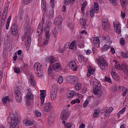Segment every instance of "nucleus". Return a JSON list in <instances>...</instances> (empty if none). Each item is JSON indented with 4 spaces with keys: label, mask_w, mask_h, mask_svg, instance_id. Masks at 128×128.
Instances as JSON below:
<instances>
[{
    "label": "nucleus",
    "mask_w": 128,
    "mask_h": 128,
    "mask_svg": "<svg viewBox=\"0 0 128 128\" xmlns=\"http://www.w3.org/2000/svg\"><path fill=\"white\" fill-rule=\"evenodd\" d=\"M24 32L25 34L22 37V40L24 42L26 46H30V43L32 42V38H30V34L32 32V28L30 26L29 24L25 26Z\"/></svg>",
    "instance_id": "1"
},
{
    "label": "nucleus",
    "mask_w": 128,
    "mask_h": 128,
    "mask_svg": "<svg viewBox=\"0 0 128 128\" xmlns=\"http://www.w3.org/2000/svg\"><path fill=\"white\" fill-rule=\"evenodd\" d=\"M7 122L10 124V128H20L18 126L20 117H18L16 114H9Z\"/></svg>",
    "instance_id": "2"
},
{
    "label": "nucleus",
    "mask_w": 128,
    "mask_h": 128,
    "mask_svg": "<svg viewBox=\"0 0 128 128\" xmlns=\"http://www.w3.org/2000/svg\"><path fill=\"white\" fill-rule=\"evenodd\" d=\"M41 8L44 16H46L48 18H52L54 16V11H48L46 10V0H41Z\"/></svg>",
    "instance_id": "3"
},
{
    "label": "nucleus",
    "mask_w": 128,
    "mask_h": 128,
    "mask_svg": "<svg viewBox=\"0 0 128 128\" xmlns=\"http://www.w3.org/2000/svg\"><path fill=\"white\" fill-rule=\"evenodd\" d=\"M113 63L114 64V68L116 70H123L126 74H128V66L126 64H124L120 65L116 60H114Z\"/></svg>",
    "instance_id": "4"
},
{
    "label": "nucleus",
    "mask_w": 128,
    "mask_h": 128,
    "mask_svg": "<svg viewBox=\"0 0 128 128\" xmlns=\"http://www.w3.org/2000/svg\"><path fill=\"white\" fill-rule=\"evenodd\" d=\"M34 70L36 72V74L38 78L42 76L44 70H42V66L38 62H36L34 64Z\"/></svg>",
    "instance_id": "5"
},
{
    "label": "nucleus",
    "mask_w": 128,
    "mask_h": 128,
    "mask_svg": "<svg viewBox=\"0 0 128 128\" xmlns=\"http://www.w3.org/2000/svg\"><path fill=\"white\" fill-rule=\"evenodd\" d=\"M96 62L100 70H104L108 66V62H106L104 57H100L97 59Z\"/></svg>",
    "instance_id": "6"
},
{
    "label": "nucleus",
    "mask_w": 128,
    "mask_h": 128,
    "mask_svg": "<svg viewBox=\"0 0 128 128\" xmlns=\"http://www.w3.org/2000/svg\"><path fill=\"white\" fill-rule=\"evenodd\" d=\"M33 100L34 94H32V89L28 88L27 89V94L26 96V104L29 106V104H30V100Z\"/></svg>",
    "instance_id": "7"
},
{
    "label": "nucleus",
    "mask_w": 128,
    "mask_h": 128,
    "mask_svg": "<svg viewBox=\"0 0 128 128\" xmlns=\"http://www.w3.org/2000/svg\"><path fill=\"white\" fill-rule=\"evenodd\" d=\"M66 80L69 84H74L75 82H78V78L76 76L71 75L66 77Z\"/></svg>",
    "instance_id": "8"
},
{
    "label": "nucleus",
    "mask_w": 128,
    "mask_h": 128,
    "mask_svg": "<svg viewBox=\"0 0 128 128\" xmlns=\"http://www.w3.org/2000/svg\"><path fill=\"white\" fill-rule=\"evenodd\" d=\"M102 28L106 32H108L110 28V22H108V20L106 18H104L102 20Z\"/></svg>",
    "instance_id": "9"
},
{
    "label": "nucleus",
    "mask_w": 128,
    "mask_h": 128,
    "mask_svg": "<svg viewBox=\"0 0 128 128\" xmlns=\"http://www.w3.org/2000/svg\"><path fill=\"white\" fill-rule=\"evenodd\" d=\"M114 108H112V107L108 108V106H106L102 109V112H103V114H104V116H106V118H108V116H110V112H112Z\"/></svg>",
    "instance_id": "10"
},
{
    "label": "nucleus",
    "mask_w": 128,
    "mask_h": 128,
    "mask_svg": "<svg viewBox=\"0 0 128 128\" xmlns=\"http://www.w3.org/2000/svg\"><path fill=\"white\" fill-rule=\"evenodd\" d=\"M69 116L70 113L68 112V110H65L62 112L60 116V118L63 120H66Z\"/></svg>",
    "instance_id": "11"
},
{
    "label": "nucleus",
    "mask_w": 128,
    "mask_h": 128,
    "mask_svg": "<svg viewBox=\"0 0 128 128\" xmlns=\"http://www.w3.org/2000/svg\"><path fill=\"white\" fill-rule=\"evenodd\" d=\"M114 26L116 34H120L122 32V24H120V23L119 22L114 23Z\"/></svg>",
    "instance_id": "12"
},
{
    "label": "nucleus",
    "mask_w": 128,
    "mask_h": 128,
    "mask_svg": "<svg viewBox=\"0 0 128 128\" xmlns=\"http://www.w3.org/2000/svg\"><path fill=\"white\" fill-rule=\"evenodd\" d=\"M68 66L70 70H73V72H76L78 68V66H76V62L74 60H72L69 62Z\"/></svg>",
    "instance_id": "13"
},
{
    "label": "nucleus",
    "mask_w": 128,
    "mask_h": 128,
    "mask_svg": "<svg viewBox=\"0 0 128 128\" xmlns=\"http://www.w3.org/2000/svg\"><path fill=\"white\" fill-rule=\"evenodd\" d=\"M10 32L12 36H16L18 34V25L16 24H12Z\"/></svg>",
    "instance_id": "14"
},
{
    "label": "nucleus",
    "mask_w": 128,
    "mask_h": 128,
    "mask_svg": "<svg viewBox=\"0 0 128 128\" xmlns=\"http://www.w3.org/2000/svg\"><path fill=\"white\" fill-rule=\"evenodd\" d=\"M45 60L47 64H52L56 62V58H54V56H49L46 58Z\"/></svg>",
    "instance_id": "15"
},
{
    "label": "nucleus",
    "mask_w": 128,
    "mask_h": 128,
    "mask_svg": "<svg viewBox=\"0 0 128 128\" xmlns=\"http://www.w3.org/2000/svg\"><path fill=\"white\" fill-rule=\"evenodd\" d=\"M44 108L46 112H50L52 110V105L50 102H47L44 104Z\"/></svg>",
    "instance_id": "16"
},
{
    "label": "nucleus",
    "mask_w": 128,
    "mask_h": 128,
    "mask_svg": "<svg viewBox=\"0 0 128 128\" xmlns=\"http://www.w3.org/2000/svg\"><path fill=\"white\" fill-rule=\"evenodd\" d=\"M15 98L18 102H22V94H20V91L18 90H14Z\"/></svg>",
    "instance_id": "17"
},
{
    "label": "nucleus",
    "mask_w": 128,
    "mask_h": 128,
    "mask_svg": "<svg viewBox=\"0 0 128 128\" xmlns=\"http://www.w3.org/2000/svg\"><path fill=\"white\" fill-rule=\"evenodd\" d=\"M40 98L41 100L40 104L42 106L44 102V100L46 94V90H40Z\"/></svg>",
    "instance_id": "18"
},
{
    "label": "nucleus",
    "mask_w": 128,
    "mask_h": 128,
    "mask_svg": "<svg viewBox=\"0 0 128 128\" xmlns=\"http://www.w3.org/2000/svg\"><path fill=\"white\" fill-rule=\"evenodd\" d=\"M91 42L96 47H100V39L98 38H91Z\"/></svg>",
    "instance_id": "19"
},
{
    "label": "nucleus",
    "mask_w": 128,
    "mask_h": 128,
    "mask_svg": "<svg viewBox=\"0 0 128 128\" xmlns=\"http://www.w3.org/2000/svg\"><path fill=\"white\" fill-rule=\"evenodd\" d=\"M52 67L55 72H62V64L60 63H56Z\"/></svg>",
    "instance_id": "20"
},
{
    "label": "nucleus",
    "mask_w": 128,
    "mask_h": 128,
    "mask_svg": "<svg viewBox=\"0 0 128 128\" xmlns=\"http://www.w3.org/2000/svg\"><path fill=\"white\" fill-rule=\"evenodd\" d=\"M54 22L57 26H60V24H62V16H59L58 17H56Z\"/></svg>",
    "instance_id": "21"
},
{
    "label": "nucleus",
    "mask_w": 128,
    "mask_h": 128,
    "mask_svg": "<svg viewBox=\"0 0 128 128\" xmlns=\"http://www.w3.org/2000/svg\"><path fill=\"white\" fill-rule=\"evenodd\" d=\"M96 74V72H94V70L92 68V67H89L88 68V72H87V76H94Z\"/></svg>",
    "instance_id": "22"
},
{
    "label": "nucleus",
    "mask_w": 128,
    "mask_h": 128,
    "mask_svg": "<svg viewBox=\"0 0 128 128\" xmlns=\"http://www.w3.org/2000/svg\"><path fill=\"white\" fill-rule=\"evenodd\" d=\"M50 25L48 23H46L44 28V31L45 32L46 36H50Z\"/></svg>",
    "instance_id": "23"
},
{
    "label": "nucleus",
    "mask_w": 128,
    "mask_h": 128,
    "mask_svg": "<svg viewBox=\"0 0 128 128\" xmlns=\"http://www.w3.org/2000/svg\"><path fill=\"white\" fill-rule=\"evenodd\" d=\"M2 102L4 104H10V98L8 96H5L2 98Z\"/></svg>",
    "instance_id": "24"
},
{
    "label": "nucleus",
    "mask_w": 128,
    "mask_h": 128,
    "mask_svg": "<svg viewBox=\"0 0 128 128\" xmlns=\"http://www.w3.org/2000/svg\"><path fill=\"white\" fill-rule=\"evenodd\" d=\"M42 30H44L42 23H40L37 29V32L40 34H42Z\"/></svg>",
    "instance_id": "25"
},
{
    "label": "nucleus",
    "mask_w": 128,
    "mask_h": 128,
    "mask_svg": "<svg viewBox=\"0 0 128 128\" xmlns=\"http://www.w3.org/2000/svg\"><path fill=\"white\" fill-rule=\"evenodd\" d=\"M29 82L32 86H36V80H34V78L32 76H30L29 77Z\"/></svg>",
    "instance_id": "26"
},
{
    "label": "nucleus",
    "mask_w": 128,
    "mask_h": 128,
    "mask_svg": "<svg viewBox=\"0 0 128 128\" xmlns=\"http://www.w3.org/2000/svg\"><path fill=\"white\" fill-rule=\"evenodd\" d=\"M110 45L108 44V43L104 44V46L102 48V52H106V50H110Z\"/></svg>",
    "instance_id": "27"
},
{
    "label": "nucleus",
    "mask_w": 128,
    "mask_h": 128,
    "mask_svg": "<svg viewBox=\"0 0 128 128\" xmlns=\"http://www.w3.org/2000/svg\"><path fill=\"white\" fill-rule=\"evenodd\" d=\"M58 94V92L56 91H52L50 94V98L52 100H56V94Z\"/></svg>",
    "instance_id": "28"
},
{
    "label": "nucleus",
    "mask_w": 128,
    "mask_h": 128,
    "mask_svg": "<svg viewBox=\"0 0 128 128\" xmlns=\"http://www.w3.org/2000/svg\"><path fill=\"white\" fill-rule=\"evenodd\" d=\"M100 111L98 109H95L94 110V113L92 116V118H98L100 116Z\"/></svg>",
    "instance_id": "29"
},
{
    "label": "nucleus",
    "mask_w": 128,
    "mask_h": 128,
    "mask_svg": "<svg viewBox=\"0 0 128 128\" xmlns=\"http://www.w3.org/2000/svg\"><path fill=\"white\" fill-rule=\"evenodd\" d=\"M80 24L82 26V28H86V20L82 18V20H80Z\"/></svg>",
    "instance_id": "30"
},
{
    "label": "nucleus",
    "mask_w": 128,
    "mask_h": 128,
    "mask_svg": "<svg viewBox=\"0 0 128 128\" xmlns=\"http://www.w3.org/2000/svg\"><path fill=\"white\" fill-rule=\"evenodd\" d=\"M11 20H12V16H10L8 18L6 23V29L7 30H8V28H10V22Z\"/></svg>",
    "instance_id": "31"
},
{
    "label": "nucleus",
    "mask_w": 128,
    "mask_h": 128,
    "mask_svg": "<svg viewBox=\"0 0 128 128\" xmlns=\"http://www.w3.org/2000/svg\"><path fill=\"white\" fill-rule=\"evenodd\" d=\"M75 94H76V93L74 92L72 90H69L68 92V96L70 98H74V96H75Z\"/></svg>",
    "instance_id": "32"
},
{
    "label": "nucleus",
    "mask_w": 128,
    "mask_h": 128,
    "mask_svg": "<svg viewBox=\"0 0 128 128\" xmlns=\"http://www.w3.org/2000/svg\"><path fill=\"white\" fill-rule=\"evenodd\" d=\"M86 6H88V2H86V1H84V3L82 4L81 8V12L83 14H84V8H86Z\"/></svg>",
    "instance_id": "33"
},
{
    "label": "nucleus",
    "mask_w": 128,
    "mask_h": 128,
    "mask_svg": "<svg viewBox=\"0 0 128 128\" xmlns=\"http://www.w3.org/2000/svg\"><path fill=\"white\" fill-rule=\"evenodd\" d=\"M76 40L72 41L71 44H70L69 48L70 50H74L76 48Z\"/></svg>",
    "instance_id": "34"
},
{
    "label": "nucleus",
    "mask_w": 128,
    "mask_h": 128,
    "mask_svg": "<svg viewBox=\"0 0 128 128\" xmlns=\"http://www.w3.org/2000/svg\"><path fill=\"white\" fill-rule=\"evenodd\" d=\"M24 12L20 11L18 14L19 20H22L24 18Z\"/></svg>",
    "instance_id": "35"
},
{
    "label": "nucleus",
    "mask_w": 128,
    "mask_h": 128,
    "mask_svg": "<svg viewBox=\"0 0 128 128\" xmlns=\"http://www.w3.org/2000/svg\"><path fill=\"white\" fill-rule=\"evenodd\" d=\"M75 89L76 90H82V84H76L75 86Z\"/></svg>",
    "instance_id": "36"
},
{
    "label": "nucleus",
    "mask_w": 128,
    "mask_h": 128,
    "mask_svg": "<svg viewBox=\"0 0 128 128\" xmlns=\"http://www.w3.org/2000/svg\"><path fill=\"white\" fill-rule=\"evenodd\" d=\"M34 114L36 118H38V116H42V112H40L38 110H36Z\"/></svg>",
    "instance_id": "37"
},
{
    "label": "nucleus",
    "mask_w": 128,
    "mask_h": 128,
    "mask_svg": "<svg viewBox=\"0 0 128 128\" xmlns=\"http://www.w3.org/2000/svg\"><path fill=\"white\" fill-rule=\"evenodd\" d=\"M100 92V88H98V87H96L94 90H93V92L94 94H98V92Z\"/></svg>",
    "instance_id": "38"
},
{
    "label": "nucleus",
    "mask_w": 128,
    "mask_h": 128,
    "mask_svg": "<svg viewBox=\"0 0 128 128\" xmlns=\"http://www.w3.org/2000/svg\"><path fill=\"white\" fill-rule=\"evenodd\" d=\"M52 72H54V68H52V66H50L48 68V74L49 76H52Z\"/></svg>",
    "instance_id": "39"
},
{
    "label": "nucleus",
    "mask_w": 128,
    "mask_h": 128,
    "mask_svg": "<svg viewBox=\"0 0 128 128\" xmlns=\"http://www.w3.org/2000/svg\"><path fill=\"white\" fill-rule=\"evenodd\" d=\"M32 124H33L32 122L30 120H27L25 121V122H24V124L27 126H32Z\"/></svg>",
    "instance_id": "40"
},
{
    "label": "nucleus",
    "mask_w": 128,
    "mask_h": 128,
    "mask_svg": "<svg viewBox=\"0 0 128 128\" xmlns=\"http://www.w3.org/2000/svg\"><path fill=\"white\" fill-rule=\"evenodd\" d=\"M94 10L98 12V10H100V6H98V2H96L94 3Z\"/></svg>",
    "instance_id": "41"
},
{
    "label": "nucleus",
    "mask_w": 128,
    "mask_h": 128,
    "mask_svg": "<svg viewBox=\"0 0 128 128\" xmlns=\"http://www.w3.org/2000/svg\"><path fill=\"white\" fill-rule=\"evenodd\" d=\"M78 48H84V42L80 40L79 42Z\"/></svg>",
    "instance_id": "42"
},
{
    "label": "nucleus",
    "mask_w": 128,
    "mask_h": 128,
    "mask_svg": "<svg viewBox=\"0 0 128 128\" xmlns=\"http://www.w3.org/2000/svg\"><path fill=\"white\" fill-rule=\"evenodd\" d=\"M127 0H120V2L121 4V6L124 8L126 4Z\"/></svg>",
    "instance_id": "43"
},
{
    "label": "nucleus",
    "mask_w": 128,
    "mask_h": 128,
    "mask_svg": "<svg viewBox=\"0 0 128 128\" xmlns=\"http://www.w3.org/2000/svg\"><path fill=\"white\" fill-rule=\"evenodd\" d=\"M52 34L54 38H56V36H58V30H56V28H54L52 30Z\"/></svg>",
    "instance_id": "44"
},
{
    "label": "nucleus",
    "mask_w": 128,
    "mask_h": 128,
    "mask_svg": "<svg viewBox=\"0 0 128 128\" xmlns=\"http://www.w3.org/2000/svg\"><path fill=\"white\" fill-rule=\"evenodd\" d=\"M122 56L124 58H128V52H122Z\"/></svg>",
    "instance_id": "45"
},
{
    "label": "nucleus",
    "mask_w": 128,
    "mask_h": 128,
    "mask_svg": "<svg viewBox=\"0 0 128 128\" xmlns=\"http://www.w3.org/2000/svg\"><path fill=\"white\" fill-rule=\"evenodd\" d=\"M78 60L80 62H84V56L82 55H79L78 56Z\"/></svg>",
    "instance_id": "46"
},
{
    "label": "nucleus",
    "mask_w": 128,
    "mask_h": 128,
    "mask_svg": "<svg viewBox=\"0 0 128 128\" xmlns=\"http://www.w3.org/2000/svg\"><path fill=\"white\" fill-rule=\"evenodd\" d=\"M90 103V100L88 99H86L84 104H83V108H86V106H88V104Z\"/></svg>",
    "instance_id": "47"
},
{
    "label": "nucleus",
    "mask_w": 128,
    "mask_h": 128,
    "mask_svg": "<svg viewBox=\"0 0 128 128\" xmlns=\"http://www.w3.org/2000/svg\"><path fill=\"white\" fill-rule=\"evenodd\" d=\"M76 102H78V104H80V99L78 98L73 100L71 102V104H76Z\"/></svg>",
    "instance_id": "48"
},
{
    "label": "nucleus",
    "mask_w": 128,
    "mask_h": 128,
    "mask_svg": "<svg viewBox=\"0 0 128 128\" xmlns=\"http://www.w3.org/2000/svg\"><path fill=\"white\" fill-rule=\"evenodd\" d=\"M65 128H70L72 126V122H66V124H65Z\"/></svg>",
    "instance_id": "49"
},
{
    "label": "nucleus",
    "mask_w": 128,
    "mask_h": 128,
    "mask_svg": "<svg viewBox=\"0 0 128 128\" xmlns=\"http://www.w3.org/2000/svg\"><path fill=\"white\" fill-rule=\"evenodd\" d=\"M126 112V108H124L122 110H121L118 114V116H120V114H122L124 112Z\"/></svg>",
    "instance_id": "50"
},
{
    "label": "nucleus",
    "mask_w": 128,
    "mask_h": 128,
    "mask_svg": "<svg viewBox=\"0 0 128 128\" xmlns=\"http://www.w3.org/2000/svg\"><path fill=\"white\" fill-rule=\"evenodd\" d=\"M8 6H6L3 10V14H8Z\"/></svg>",
    "instance_id": "51"
},
{
    "label": "nucleus",
    "mask_w": 128,
    "mask_h": 128,
    "mask_svg": "<svg viewBox=\"0 0 128 128\" xmlns=\"http://www.w3.org/2000/svg\"><path fill=\"white\" fill-rule=\"evenodd\" d=\"M104 80L105 82H109V84H112V80L108 76H105L104 78Z\"/></svg>",
    "instance_id": "52"
},
{
    "label": "nucleus",
    "mask_w": 128,
    "mask_h": 128,
    "mask_svg": "<svg viewBox=\"0 0 128 128\" xmlns=\"http://www.w3.org/2000/svg\"><path fill=\"white\" fill-rule=\"evenodd\" d=\"M46 36V40L44 42V46H46L48 44V40L50 38V36Z\"/></svg>",
    "instance_id": "53"
},
{
    "label": "nucleus",
    "mask_w": 128,
    "mask_h": 128,
    "mask_svg": "<svg viewBox=\"0 0 128 128\" xmlns=\"http://www.w3.org/2000/svg\"><path fill=\"white\" fill-rule=\"evenodd\" d=\"M62 82H64V78L62 76H60L58 78V82L59 84H62Z\"/></svg>",
    "instance_id": "54"
},
{
    "label": "nucleus",
    "mask_w": 128,
    "mask_h": 128,
    "mask_svg": "<svg viewBox=\"0 0 128 128\" xmlns=\"http://www.w3.org/2000/svg\"><path fill=\"white\" fill-rule=\"evenodd\" d=\"M14 72L16 74H20V69L18 68H14Z\"/></svg>",
    "instance_id": "55"
},
{
    "label": "nucleus",
    "mask_w": 128,
    "mask_h": 128,
    "mask_svg": "<svg viewBox=\"0 0 128 128\" xmlns=\"http://www.w3.org/2000/svg\"><path fill=\"white\" fill-rule=\"evenodd\" d=\"M128 94V89L126 88V89L122 92V96H126V94Z\"/></svg>",
    "instance_id": "56"
},
{
    "label": "nucleus",
    "mask_w": 128,
    "mask_h": 128,
    "mask_svg": "<svg viewBox=\"0 0 128 128\" xmlns=\"http://www.w3.org/2000/svg\"><path fill=\"white\" fill-rule=\"evenodd\" d=\"M128 104V94L124 99V106H127Z\"/></svg>",
    "instance_id": "57"
},
{
    "label": "nucleus",
    "mask_w": 128,
    "mask_h": 128,
    "mask_svg": "<svg viewBox=\"0 0 128 128\" xmlns=\"http://www.w3.org/2000/svg\"><path fill=\"white\" fill-rule=\"evenodd\" d=\"M90 16L91 18L94 16V10L92 9L90 11Z\"/></svg>",
    "instance_id": "58"
},
{
    "label": "nucleus",
    "mask_w": 128,
    "mask_h": 128,
    "mask_svg": "<svg viewBox=\"0 0 128 128\" xmlns=\"http://www.w3.org/2000/svg\"><path fill=\"white\" fill-rule=\"evenodd\" d=\"M76 0H64L65 4H70L72 2H75Z\"/></svg>",
    "instance_id": "59"
},
{
    "label": "nucleus",
    "mask_w": 128,
    "mask_h": 128,
    "mask_svg": "<svg viewBox=\"0 0 128 128\" xmlns=\"http://www.w3.org/2000/svg\"><path fill=\"white\" fill-rule=\"evenodd\" d=\"M118 88L120 90V92H124L126 88L124 86H118Z\"/></svg>",
    "instance_id": "60"
},
{
    "label": "nucleus",
    "mask_w": 128,
    "mask_h": 128,
    "mask_svg": "<svg viewBox=\"0 0 128 128\" xmlns=\"http://www.w3.org/2000/svg\"><path fill=\"white\" fill-rule=\"evenodd\" d=\"M111 76L113 78H118V75L116 74V72H111Z\"/></svg>",
    "instance_id": "61"
},
{
    "label": "nucleus",
    "mask_w": 128,
    "mask_h": 128,
    "mask_svg": "<svg viewBox=\"0 0 128 128\" xmlns=\"http://www.w3.org/2000/svg\"><path fill=\"white\" fill-rule=\"evenodd\" d=\"M32 2V0H24V4H30Z\"/></svg>",
    "instance_id": "62"
},
{
    "label": "nucleus",
    "mask_w": 128,
    "mask_h": 128,
    "mask_svg": "<svg viewBox=\"0 0 128 128\" xmlns=\"http://www.w3.org/2000/svg\"><path fill=\"white\" fill-rule=\"evenodd\" d=\"M68 27L70 30H73L74 29V24L72 23H69L68 24Z\"/></svg>",
    "instance_id": "63"
},
{
    "label": "nucleus",
    "mask_w": 128,
    "mask_h": 128,
    "mask_svg": "<svg viewBox=\"0 0 128 128\" xmlns=\"http://www.w3.org/2000/svg\"><path fill=\"white\" fill-rule=\"evenodd\" d=\"M70 48V42H66L64 45V48Z\"/></svg>",
    "instance_id": "64"
}]
</instances>
